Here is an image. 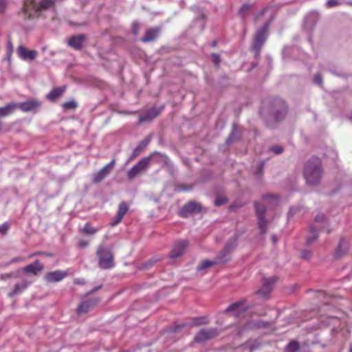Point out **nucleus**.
<instances>
[{
    "instance_id": "f257e3e1",
    "label": "nucleus",
    "mask_w": 352,
    "mask_h": 352,
    "mask_svg": "<svg viewBox=\"0 0 352 352\" xmlns=\"http://www.w3.org/2000/svg\"><path fill=\"white\" fill-rule=\"evenodd\" d=\"M304 175L307 183L310 186H315L320 182L322 176V168L319 158L312 157L306 162Z\"/></svg>"
},
{
    "instance_id": "f03ea898",
    "label": "nucleus",
    "mask_w": 352,
    "mask_h": 352,
    "mask_svg": "<svg viewBox=\"0 0 352 352\" xmlns=\"http://www.w3.org/2000/svg\"><path fill=\"white\" fill-rule=\"evenodd\" d=\"M236 246V239L230 241L224 249L218 255L214 261L204 260L201 261L197 267V270L200 272H205V270L214 264L220 263H226L230 259L229 254L234 250Z\"/></svg>"
},
{
    "instance_id": "7ed1b4c3",
    "label": "nucleus",
    "mask_w": 352,
    "mask_h": 352,
    "mask_svg": "<svg viewBox=\"0 0 352 352\" xmlns=\"http://www.w3.org/2000/svg\"><path fill=\"white\" fill-rule=\"evenodd\" d=\"M44 9V0H25L22 14L25 19L37 17Z\"/></svg>"
},
{
    "instance_id": "20e7f679",
    "label": "nucleus",
    "mask_w": 352,
    "mask_h": 352,
    "mask_svg": "<svg viewBox=\"0 0 352 352\" xmlns=\"http://www.w3.org/2000/svg\"><path fill=\"white\" fill-rule=\"evenodd\" d=\"M328 223L323 214L316 217L314 223L310 227V236L307 239V243L311 244L318 238V232L320 230L324 229Z\"/></svg>"
},
{
    "instance_id": "39448f33",
    "label": "nucleus",
    "mask_w": 352,
    "mask_h": 352,
    "mask_svg": "<svg viewBox=\"0 0 352 352\" xmlns=\"http://www.w3.org/2000/svg\"><path fill=\"white\" fill-rule=\"evenodd\" d=\"M97 255L99 260V266L102 269H109L113 265V256L111 252L102 246L98 248Z\"/></svg>"
},
{
    "instance_id": "423d86ee",
    "label": "nucleus",
    "mask_w": 352,
    "mask_h": 352,
    "mask_svg": "<svg viewBox=\"0 0 352 352\" xmlns=\"http://www.w3.org/2000/svg\"><path fill=\"white\" fill-rule=\"evenodd\" d=\"M151 157H146L140 160L135 165L130 168L126 175L129 179H133L138 176L143 170L146 169L150 164Z\"/></svg>"
},
{
    "instance_id": "0eeeda50",
    "label": "nucleus",
    "mask_w": 352,
    "mask_h": 352,
    "mask_svg": "<svg viewBox=\"0 0 352 352\" xmlns=\"http://www.w3.org/2000/svg\"><path fill=\"white\" fill-rule=\"evenodd\" d=\"M270 21L267 22L261 30H258L254 36L252 47L256 54H258L264 44L267 36Z\"/></svg>"
},
{
    "instance_id": "6e6552de",
    "label": "nucleus",
    "mask_w": 352,
    "mask_h": 352,
    "mask_svg": "<svg viewBox=\"0 0 352 352\" xmlns=\"http://www.w3.org/2000/svg\"><path fill=\"white\" fill-rule=\"evenodd\" d=\"M255 210L256 213L258 228L262 234H265L267 231V221L265 217L266 211L265 207L256 202L254 203Z\"/></svg>"
},
{
    "instance_id": "1a4fd4ad",
    "label": "nucleus",
    "mask_w": 352,
    "mask_h": 352,
    "mask_svg": "<svg viewBox=\"0 0 352 352\" xmlns=\"http://www.w3.org/2000/svg\"><path fill=\"white\" fill-rule=\"evenodd\" d=\"M218 335L217 329L208 328L201 329L195 336V341L203 342L209 339H212Z\"/></svg>"
},
{
    "instance_id": "9d476101",
    "label": "nucleus",
    "mask_w": 352,
    "mask_h": 352,
    "mask_svg": "<svg viewBox=\"0 0 352 352\" xmlns=\"http://www.w3.org/2000/svg\"><path fill=\"white\" fill-rule=\"evenodd\" d=\"M116 164V160H112L109 163L106 164L101 170L96 173L93 177L94 183H99L104 178H105L112 170L114 165Z\"/></svg>"
},
{
    "instance_id": "9b49d317",
    "label": "nucleus",
    "mask_w": 352,
    "mask_h": 352,
    "mask_svg": "<svg viewBox=\"0 0 352 352\" xmlns=\"http://www.w3.org/2000/svg\"><path fill=\"white\" fill-rule=\"evenodd\" d=\"M14 104L16 105V109H19L23 112L34 111L41 105L34 100H30L23 102H14Z\"/></svg>"
},
{
    "instance_id": "f8f14e48",
    "label": "nucleus",
    "mask_w": 352,
    "mask_h": 352,
    "mask_svg": "<svg viewBox=\"0 0 352 352\" xmlns=\"http://www.w3.org/2000/svg\"><path fill=\"white\" fill-rule=\"evenodd\" d=\"M276 281V277H271L270 278L265 279L261 287L258 291V294L263 297H267L272 292Z\"/></svg>"
},
{
    "instance_id": "ddd939ff",
    "label": "nucleus",
    "mask_w": 352,
    "mask_h": 352,
    "mask_svg": "<svg viewBox=\"0 0 352 352\" xmlns=\"http://www.w3.org/2000/svg\"><path fill=\"white\" fill-rule=\"evenodd\" d=\"M319 19V14L316 12L309 13L304 20V29L307 31H311Z\"/></svg>"
},
{
    "instance_id": "4468645a",
    "label": "nucleus",
    "mask_w": 352,
    "mask_h": 352,
    "mask_svg": "<svg viewBox=\"0 0 352 352\" xmlns=\"http://www.w3.org/2000/svg\"><path fill=\"white\" fill-rule=\"evenodd\" d=\"M32 283V280L23 278L21 283L15 284L14 288L8 294V296L9 297H13L16 295L22 293L31 285Z\"/></svg>"
},
{
    "instance_id": "2eb2a0df",
    "label": "nucleus",
    "mask_w": 352,
    "mask_h": 352,
    "mask_svg": "<svg viewBox=\"0 0 352 352\" xmlns=\"http://www.w3.org/2000/svg\"><path fill=\"white\" fill-rule=\"evenodd\" d=\"M247 309V307L243 305V301H239L230 305L226 309V312L231 313L235 317H240Z\"/></svg>"
},
{
    "instance_id": "dca6fc26",
    "label": "nucleus",
    "mask_w": 352,
    "mask_h": 352,
    "mask_svg": "<svg viewBox=\"0 0 352 352\" xmlns=\"http://www.w3.org/2000/svg\"><path fill=\"white\" fill-rule=\"evenodd\" d=\"M18 56L24 60H32L37 55L35 50H29L23 45H20L17 49Z\"/></svg>"
},
{
    "instance_id": "f3484780",
    "label": "nucleus",
    "mask_w": 352,
    "mask_h": 352,
    "mask_svg": "<svg viewBox=\"0 0 352 352\" xmlns=\"http://www.w3.org/2000/svg\"><path fill=\"white\" fill-rule=\"evenodd\" d=\"M187 247L188 242L186 241L176 243L170 254V256L173 258H176L181 256L184 253Z\"/></svg>"
},
{
    "instance_id": "a211bd4d",
    "label": "nucleus",
    "mask_w": 352,
    "mask_h": 352,
    "mask_svg": "<svg viewBox=\"0 0 352 352\" xmlns=\"http://www.w3.org/2000/svg\"><path fill=\"white\" fill-rule=\"evenodd\" d=\"M43 264L38 261H36L33 263L23 267L21 271L24 273L36 275L38 272L43 270Z\"/></svg>"
},
{
    "instance_id": "6ab92c4d",
    "label": "nucleus",
    "mask_w": 352,
    "mask_h": 352,
    "mask_svg": "<svg viewBox=\"0 0 352 352\" xmlns=\"http://www.w3.org/2000/svg\"><path fill=\"white\" fill-rule=\"evenodd\" d=\"M98 302V300L97 299L85 300L79 305L76 311L78 314H85L96 305Z\"/></svg>"
},
{
    "instance_id": "aec40b11",
    "label": "nucleus",
    "mask_w": 352,
    "mask_h": 352,
    "mask_svg": "<svg viewBox=\"0 0 352 352\" xmlns=\"http://www.w3.org/2000/svg\"><path fill=\"white\" fill-rule=\"evenodd\" d=\"M65 90H66L65 86L54 87L51 91H50L47 94L46 98L49 100H50L52 102H54V101L57 100L59 98L61 97V96L64 94Z\"/></svg>"
},
{
    "instance_id": "412c9836",
    "label": "nucleus",
    "mask_w": 352,
    "mask_h": 352,
    "mask_svg": "<svg viewBox=\"0 0 352 352\" xmlns=\"http://www.w3.org/2000/svg\"><path fill=\"white\" fill-rule=\"evenodd\" d=\"M201 210V206L196 202H189L186 204L182 210V213L184 216H188L189 214L199 212Z\"/></svg>"
},
{
    "instance_id": "4be33fe9",
    "label": "nucleus",
    "mask_w": 352,
    "mask_h": 352,
    "mask_svg": "<svg viewBox=\"0 0 352 352\" xmlns=\"http://www.w3.org/2000/svg\"><path fill=\"white\" fill-rule=\"evenodd\" d=\"M67 274L60 270H56L52 272L47 273L45 275V279L50 282H58L61 280L66 276Z\"/></svg>"
},
{
    "instance_id": "5701e85b",
    "label": "nucleus",
    "mask_w": 352,
    "mask_h": 352,
    "mask_svg": "<svg viewBox=\"0 0 352 352\" xmlns=\"http://www.w3.org/2000/svg\"><path fill=\"white\" fill-rule=\"evenodd\" d=\"M159 113L160 111H157L155 108H151L146 113L139 116V122L151 121L156 118Z\"/></svg>"
},
{
    "instance_id": "b1692460",
    "label": "nucleus",
    "mask_w": 352,
    "mask_h": 352,
    "mask_svg": "<svg viewBox=\"0 0 352 352\" xmlns=\"http://www.w3.org/2000/svg\"><path fill=\"white\" fill-rule=\"evenodd\" d=\"M84 40L85 36L83 34L74 36L69 39L68 44L74 49L78 50L82 47V42Z\"/></svg>"
},
{
    "instance_id": "393cba45",
    "label": "nucleus",
    "mask_w": 352,
    "mask_h": 352,
    "mask_svg": "<svg viewBox=\"0 0 352 352\" xmlns=\"http://www.w3.org/2000/svg\"><path fill=\"white\" fill-rule=\"evenodd\" d=\"M16 110V105L14 102L6 104L4 107H0V118L8 116L12 114Z\"/></svg>"
},
{
    "instance_id": "a878e982",
    "label": "nucleus",
    "mask_w": 352,
    "mask_h": 352,
    "mask_svg": "<svg viewBox=\"0 0 352 352\" xmlns=\"http://www.w3.org/2000/svg\"><path fill=\"white\" fill-rule=\"evenodd\" d=\"M158 33H159V30L157 28L148 30L146 32L145 36L143 38H142L141 40L142 42H144V43L153 41L157 37Z\"/></svg>"
},
{
    "instance_id": "bb28decb",
    "label": "nucleus",
    "mask_w": 352,
    "mask_h": 352,
    "mask_svg": "<svg viewBox=\"0 0 352 352\" xmlns=\"http://www.w3.org/2000/svg\"><path fill=\"white\" fill-rule=\"evenodd\" d=\"M346 250H347L346 243L344 240H342L340 242L338 248L336 250V256L337 257L342 256L346 252Z\"/></svg>"
},
{
    "instance_id": "cd10ccee",
    "label": "nucleus",
    "mask_w": 352,
    "mask_h": 352,
    "mask_svg": "<svg viewBox=\"0 0 352 352\" xmlns=\"http://www.w3.org/2000/svg\"><path fill=\"white\" fill-rule=\"evenodd\" d=\"M128 210H129V207L126 205V204L125 202H121L119 204L118 210V212H117V214H118V216H119V218H120V217L123 218L124 216L125 215V214L127 212Z\"/></svg>"
},
{
    "instance_id": "c85d7f7f",
    "label": "nucleus",
    "mask_w": 352,
    "mask_h": 352,
    "mask_svg": "<svg viewBox=\"0 0 352 352\" xmlns=\"http://www.w3.org/2000/svg\"><path fill=\"white\" fill-rule=\"evenodd\" d=\"M299 349V344L297 342L292 341L290 342L285 349L286 352H296Z\"/></svg>"
},
{
    "instance_id": "c756f323",
    "label": "nucleus",
    "mask_w": 352,
    "mask_h": 352,
    "mask_svg": "<svg viewBox=\"0 0 352 352\" xmlns=\"http://www.w3.org/2000/svg\"><path fill=\"white\" fill-rule=\"evenodd\" d=\"M77 107V103L75 100H69V101H67V102H65L64 103L62 104V107L65 109V110H72V109H76Z\"/></svg>"
},
{
    "instance_id": "7c9ffc66",
    "label": "nucleus",
    "mask_w": 352,
    "mask_h": 352,
    "mask_svg": "<svg viewBox=\"0 0 352 352\" xmlns=\"http://www.w3.org/2000/svg\"><path fill=\"white\" fill-rule=\"evenodd\" d=\"M208 323V319L206 317H200V318H193L191 324L193 326H199L201 324H205Z\"/></svg>"
},
{
    "instance_id": "2f4dec72",
    "label": "nucleus",
    "mask_w": 352,
    "mask_h": 352,
    "mask_svg": "<svg viewBox=\"0 0 352 352\" xmlns=\"http://www.w3.org/2000/svg\"><path fill=\"white\" fill-rule=\"evenodd\" d=\"M283 104H284V102H283ZM286 113H287V109H286V107H285V105H283V108L280 110L276 111V113L275 114V118L277 120H280L285 117Z\"/></svg>"
},
{
    "instance_id": "473e14b6",
    "label": "nucleus",
    "mask_w": 352,
    "mask_h": 352,
    "mask_svg": "<svg viewBox=\"0 0 352 352\" xmlns=\"http://www.w3.org/2000/svg\"><path fill=\"white\" fill-rule=\"evenodd\" d=\"M97 229L91 227L89 224L87 223L85 225L82 232L85 234H94L97 232Z\"/></svg>"
},
{
    "instance_id": "72a5a7b5",
    "label": "nucleus",
    "mask_w": 352,
    "mask_h": 352,
    "mask_svg": "<svg viewBox=\"0 0 352 352\" xmlns=\"http://www.w3.org/2000/svg\"><path fill=\"white\" fill-rule=\"evenodd\" d=\"M151 138L149 137L146 138L144 140L141 141L138 146H137L139 149L142 151L144 148L150 142Z\"/></svg>"
},
{
    "instance_id": "f704fd0d",
    "label": "nucleus",
    "mask_w": 352,
    "mask_h": 352,
    "mask_svg": "<svg viewBox=\"0 0 352 352\" xmlns=\"http://www.w3.org/2000/svg\"><path fill=\"white\" fill-rule=\"evenodd\" d=\"M270 151L273 152L276 155H278L283 153V148L280 145L273 146L270 148Z\"/></svg>"
},
{
    "instance_id": "c9c22d12",
    "label": "nucleus",
    "mask_w": 352,
    "mask_h": 352,
    "mask_svg": "<svg viewBox=\"0 0 352 352\" xmlns=\"http://www.w3.org/2000/svg\"><path fill=\"white\" fill-rule=\"evenodd\" d=\"M10 228V224L8 222H5L0 225V234L4 235L7 233Z\"/></svg>"
},
{
    "instance_id": "e433bc0d",
    "label": "nucleus",
    "mask_w": 352,
    "mask_h": 352,
    "mask_svg": "<svg viewBox=\"0 0 352 352\" xmlns=\"http://www.w3.org/2000/svg\"><path fill=\"white\" fill-rule=\"evenodd\" d=\"M227 202V199L225 197H217L214 200V205L220 206L225 204Z\"/></svg>"
},
{
    "instance_id": "4c0bfd02",
    "label": "nucleus",
    "mask_w": 352,
    "mask_h": 352,
    "mask_svg": "<svg viewBox=\"0 0 352 352\" xmlns=\"http://www.w3.org/2000/svg\"><path fill=\"white\" fill-rule=\"evenodd\" d=\"M8 6V0H0V13H3Z\"/></svg>"
},
{
    "instance_id": "58836bf2",
    "label": "nucleus",
    "mask_w": 352,
    "mask_h": 352,
    "mask_svg": "<svg viewBox=\"0 0 352 352\" xmlns=\"http://www.w3.org/2000/svg\"><path fill=\"white\" fill-rule=\"evenodd\" d=\"M141 151L139 149V148L136 147L133 151V153L131 155V156L130 157V158L129 159L128 162L132 160L133 159L135 158L137 156H138L140 153H141Z\"/></svg>"
},
{
    "instance_id": "ea45409f",
    "label": "nucleus",
    "mask_w": 352,
    "mask_h": 352,
    "mask_svg": "<svg viewBox=\"0 0 352 352\" xmlns=\"http://www.w3.org/2000/svg\"><path fill=\"white\" fill-rule=\"evenodd\" d=\"M24 261L23 258L21 257V256H18V257H15L14 258H12L8 263V265H10V264H12V263H18V262H21Z\"/></svg>"
},
{
    "instance_id": "a19ab883",
    "label": "nucleus",
    "mask_w": 352,
    "mask_h": 352,
    "mask_svg": "<svg viewBox=\"0 0 352 352\" xmlns=\"http://www.w3.org/2000/svg\"><path fill=\"white\" fill-rule=\"evenodd\" d=\"M314 81L316 84L320 85L322 82L321 76L320 74L316 75V76L314 77Z\"/></svg>"
},
{
    "instance_id": "79ce46f5",
    "label": "nucleus",
    "mask_w": 352,
    "mask_h": 352,
    "mask_svg": "<svg viewBox=\"0 0 352 352\" xmlns=\"http://www.w3.org/2000/svg\"><path fill=\"white\" fill-rule=\"evenodd\" d=\"M212 60L214 63L217 65L220 63V58L219 55L216 54H212Z\"/></svg>"
},
{
    "instance_id": "37998d69",
    "label": "nucleus",
    "mask_w": 352,
    "mask_h": 352,
    "mask_svg": "<svg viewBox=\"0 0 352 352\" xmlns=\"http://www.w3.org/2000/svg\"><path fill=\"white\" fill-rule=\"evenodd\" d=\"M122 219H123L122 217L119 218V216H118V214H116V217L111 222V225L113 226H116L118 223H120L122 221Z\"/></svg>"
},
{
    "instance_id": "c03bdc74",
    "label": "nucleus",
    "mask_w": 352,
    "mask_h": 352,
    "mask_svg": "<svg viewBox=\"0 0 352 352\" xmlns=\"http://www.w3.org/2000/svg\"><path fill=\"white\" fill-rule=\"evenodd\" d=\"M338 4V1L335 0H329L327 2V6L329 8L333 7Z\"/></svg>"
},
{
    "instance_id": "a18cd8bd",
    "label": "nucleus",
    "mask_w": 352,
    "mask_h": 352,
    "mask_svg": "<svg viewBox=\"0 0 352 352\" xmlns=\"http://www.w3.org/2000/svg\"><path fill=\"white\" fill-rule=\"evenodd\" d=\"M12 276V274H2L0 275V280H6Z\"/></svg>"
},
{
    "instance_id": "49530a36",
    "label": "nucleus",
    "mask_w": 352,
    "mask_h": 352,
    "mask_svg": "<svg viewBox=\"0 0 352 352\" xmlns=\"http://www.w3.org/2000/svg\"><path fill=\"white\" fill-rule=\"evenodd\" d=\"M132 30L134 34H137L138 32V25L136 23L133 24Z\"/></svg>"
},
{
    "instance_id": "de8ad7c7",
    "label": "nucleus",
    "mask_w": 352,
    "mask_h": 352,
    "mask_svg": "<svg viewBox=\"0 0 352 352\" xmlns=\"http://www.w3.org/2000/svg\"><path fill=\"white\" fill-rule=\"evenodd\" d=\"M88 245V242L85 241H80L78 243L80 248H85Z\"/></svg>"
},
{
    "instance_id": "09e8293b",
    "label": "nucleus",
    "mask_w": 352,
    "mask_h": 352,
    "mask_svg": "<svg viewBox=\"0 0 352 352\" xmlns=\"http://www.w3.org/2000/svg\"><path fill=\"white\" fill-rule=\"evenodd\" d=\"M54 0H45V9L49 7V6H51L53 3H54Z\"/></svg>"
},
{
    "instance_id": "8fccbe9b",
    "label": "nucleus",
    "mask_w": 352,
    "mask_h": 352,
    "mask_svg": "<svg viewBox=\"0 0 352 352\" xmlns=\"http://www.w3.org/2000/svg\"><path fill=\"white\" fill-rule=\"evenodd\" d=\"M296 210L297 209L294 208H290V210L288 212L289 216H290V217L293 216L296 212Z\"/></svg>"
},
{
    "instance_id": "3c124183",
    "label": "nucleus",
    "mask_w": 352,
    "mask_h": 352,
    "mask_svg": "<svg viewBox=\"0 0 352 352\" xmlns=\"http://www.w3.org/2000/svg\"><path fill=\"white\" fill-rule=\"evenodd\" d=\"M267 12H270V9L267 8H265L261 13H259L257 16H256V18H258L259 15L260 14H263L265 13H267Z\"/></svg>"
},
{
    "instance_id": "603ef678",
    "label": "nucleus",
    "mask_w": 352,
    "mask_h": 352,
    "mask_svg": "<svg viewBox=\"0 0 352 352\" xmlns=\"http://www.w3.org/2000/svg\"><path fill=\"white\" fill-rule=\"evenodd\" d=\"M248 9H249V6H248V5H243V6H242V8H241L240 12H241V13L244 14V13H245V11L246 10H248Z\"/></svg>"
},
{
    "instance_id": "864d4df0",
    "label": "nucleus",
    "mask_w": 352,
    "mask_h": 352,
    "mask_svg": "<svg viewBox=\"0 0 352 352\" xmlns=\"http://www.w3.org/2000/svg\"><path fill=\"white\" fill-rule=\"evenodd\" d=\"M8 47L9 48L10 52H12V49H13V45H12V42H11V41L10 39L8 41Z\"/></svg>"
},
{
    "instance_id": "5fc2aeb1",
    "label": "nucleus",
    "mask_w": 352,
    "mask_h": 352,
    "mask_svg": "<svg viewBox=\"0 0 352 352\" xmlns=\"http://www.w3.org/2000/svg\"><path fill=\"white\" fill-rule=\"evenodd\" d=\"M75 283H78V284H82V283H83V281L82 280L81 281V280H75Z\"/></svg>"
},
{
    "instance_id": "6e6d98bb",
    "label": "nucleus",
    "mask_w": 352,
    "mask_h": 352,
    "mask_svg": "<svg viewBox=\"0 0 352 352\" xmlns=\"http://www.w3.org/2000/svg\"><path fill=\"white\" fill-rule=\"evenodd\" d=\"M263 164L262 163L259 166V171H261L263 169Z\"/></svg>"
},
{
    "instance_id": "4d7b16f0",
    "label": "nucleus",
    "mask_w": 352,
    "mask_h": 352,
    "mask_svg": "<svg viewBox=\"0 0 352 352\" xmlns=\"http://www.w3.org/2000/svg\"><path fill=\"white\" fill-rule=\"evenodd\" d=\"M272 241H273L274 243H275L276 241V237L274 236H272Z\"/></svg>"
},
{
    "instance_id": "13d9d810",
    "label": "nucleus",
    "mask_w": 352,
    "mask_h": 352,
    "mask_svg": "<svg viewBox=\"0 0 352 352\" xmlns=\"http://www.w3.org/2000/svg\"><path fill=\"white\" fill-rule=\"evenodd\" d=\"M100 287H100H96L95 289L92 290L91 292L92 293V292H95V291L98 290Z\"/></svg>"
},
{
    "instance_id": "bf43d9fd",
    "label": "nucleus",
    "mask_w": 352,
    "mask_h": 352,
    "mask_svg": "<svg viewBox=\"0 0 352 352\" xmlns=\"http://www.w3.org/2000/svg\"><path fill=\"white\" fill-rule=\"evenodd\" d=\"M350 352H352V346L350 347Z\"/></svg>"
},
{
    "instance_id": "052dcab7",
    "label": "nucleus",
    "mask_w": 352,
    "mask_h": 352,
    "mask_svg": "<svg viewBox=\"0 0 352 352\" xmlns=\"http://www.w3.org/2000/svg\"><path fill=\"white\" fill-rule=\"evenodd\" d=\"M327 232L329 234L330 233V230H327Z\"/></svg>"
}]
</instances>
